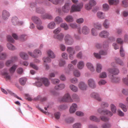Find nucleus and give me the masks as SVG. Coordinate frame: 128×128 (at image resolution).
Masks as SVG:
<instances>
[{"label": "nucleus", "mask_w": 128, "mask_h": 128, "mask_svg": "<svg viewBox=\"0 0 128 128\" xmlns=\"http://www.w3.org/2000/svg\"><path fill=\"white\" fill-rule=\"evenodd\" d=\"M108 41H104L103 43V46L100 44L96 43L95 44V46L98 48H100L103 47L104 51L101 50L99 52L100 54L98 53H94V55L97 58L100 59L101 58L100 55H105L107 54V51L108 47Z\"/></svg>", "instance_id": "1"}, {"label": "nucleus", "mask_w": 128, "mask_h": 128, "mask_svg": "<svg viewBox=\"0 0 128 128\" xmlns=\"http://www.w3.org/2000/svg\"><path fill=\"white\" fill-rule=\"evenodd\" d=\"M40 80L41 82L38 81L36 82V84L37 86L40 87L42 86V82L46 86H48L50 84V82L49 81L48 78H40Z\"/></svg>", "instance_id": "2"}, {"label": "nucleus", "mask_w": 128, "mask_h": 128, "mask_svg": "<svg viewBox=\"0 0 128 128\" xmlns=\"http://www.w3.org/2000/svg\"><path fill=\"white\" fill-rule=\"evenodd\" d=\"M83 5V4L82 2L78 4L77 5L73 4L71 7L70 12H75L80 11L81 9L82 8Z\"/></svg>", "instance_id": "3"}, {"label": "nucleus", "mask_w": 128, "mask_h": 128, "mask_svg": "<svg viewBox=\"0 0 128 128\" xmlns=\"http://www.w3.org/2000/svg\"><path fill=\"white\" fill-rule=\"evenodd\" d=\"M64 39L66 43L67 44L72 45L74 43V40L72 37L69 34L65 36Z\"/></svg>", "instance_id": "4"}, {"label": "nucleus", "mask_w": 128, "mask_h": 128, "mask_svg": "<svg viewBox=\"0 0 128 128\" xmlns=\"http://www.w3.org/2000/svg\"><path fill=\"white\" fill-rule=\"evenodd\" d=\"M34 54L30 52H28V54L32 57L34 58H36L40 56L42 54V52L39 49H35L34 51Z\"/></svg>", "instance_id": "5"}, {"label": "nucleus", "mask_w": 128, "mask_h": 128, "mask_svg": "<svg viewBox=\"0 0 128 128\" xmlns=\"http://www.w3.org/2000/svg\"><path fill=\"white\" fill-rule=\"evenodd\" d=\"M62 101L66 102H72L73 100L68 93L65 94L61 99Z\"/></svg>", "instance_id": "6"}, {"label": "nucleus", "mask_w": 128, "mask_h": 128, "mask_svg": "<svg viewBox=\"0 0 128 128\" xmlns=\"http://www.w3.org/2000/svg\"><path fill=\"white\" fill-rule=\"evenodd\" d=\"M98 111L99 113L101 114H106L109 116L110 117L113 115L112 113L108 110H102L100 108L98 110Z\"/></svg>", "instance_id": "7"}, {"label": "nucleus", "mask_w": 128, "mask_h": 128, "mask_svg": "<svg viewBox=\"0 0 128 128\" xmlns=\"http://www.w3.org/2000/svg\"><path fill=\"white\" fill-rule=\"evenodd\" d=\"M89 86L91 88L94 89L96 87V85L94 80L92 78H90L88 81Z\"/></svg>", "instance_id": "8"}, {"label": "nucleus", "mask_w": 128, "mask_h": 128, "mask_svg": "<svg viewBox=\"0 0 128 128\" xmlns=\"http://www.w3.org/2000/svg\"><path fill=\"white\" fill-rule=\"evenodd\" d=\"M43 3V2L40 0H35L34 2H32L30 4L31 8H34L36 6H40Z\"/></svg>", "instance_id": "9"}, {"label": "nucleus", "mask_w": 128, "mask_h": 128, "mask_svg": "<svg viewBox=\"0 0 128 128\" xmlns=\"http://www.w3.org/2000/svg\"><path fill=\"white\" fill-rule=\"evenodd\" d=\"M78 87L79 88L82 90H85L87 89L88 86L87 84L83 82H80L78 84Z\"/></svg>", "instance_id": "10"}, {"label": "nucleus", "mask_w": 128, "mask_h": 128, "mask_svg": "<svg viewBox=\"0 0 128 128\" xmlns=\"http://www.w3.org/2000/svg\"><path fill=\"white\" fill-rule=\"evenodd\" d=\"M2 19L6 20L8 19L10 16V14L8 11L4 10L2 12Z\"/></svg>", "instance_id": "11"}, {"label": "nucleus", "mask_w": 128, "mask_h": 128, "mask_svg": "<svg viewBox=\"0 0 128 128\" xmlns=\"http://www.w3.org/2000/svg\"><path fill=\"white\" fill-rule=\"evenodd\" d=\"M90 96L92 98H95L99 101H101L102 100L99 94L97 92H93L90 94Z\"/></svg>", "instance_id": "12"}, {"label": "nucleus", "mask_w": 128, "mask_h": 128, "mask_svg": "<svg viewBox=\"0 0 128 128\" xmlns=\"http://www.w3.org/2000/svg\"><path fill=\"white\" fill-rule=\"evenodd\" d=\"M70 9V6L68 3H65L62 8V12L65 13H68Z\"/></svg>", "instance_id": "13"}, {"label": "nucleus", "mask_w": 128, "mask_h": 128, "mask_svg": "<svg viewBox=\"0 0 128 128\" xmlns=\"http://www.w3.org/2000/svg\"><path fill=\"white\" fill-rule=\"evenodd\" d=\"M108 71L110 73L114 75H117L119 73L118 69L116 68H110L108 69Z\"/></svg>", "instance_id": "14"}, {"label": "nucleus", "mask_w": 128, "mask_h": 128, "mask_svg": "<svg viewBox=\"0 0 128 128\" xmlns=\"http://www.w3.org/2000/svg\"><path fill=\"white\" fill-rule=\"evenodd\" d=\"M32 20L35 24H42V22L40 19L36 16H34L32 18Z\"/></svg>", "instance_id": "15"}, {"label": "nucleus", "mask_w": 128, "mask_h": 128, "mask_svg": "<svg viewBox=\"0 0 128 128\" xmlns=\"http://www.w3.org/2000/svg\"><path fill=\"white\" fill-rule=\"evenodd\" d=\"M109 35V33L106 30L102 31L99 34L100 37L104 38H107Z\"/></svg>", "instance_id": "16"}, {"label": "nucleus", "mask_w": 128, "mask_h": 128, "mask_svg": "<svg viewBox=\"0 0 128 128\" xmlns=\"http://www.w3.org/2000/svg\"><path fill=\"white\" fill-rule=\"evenodd\" d=\"M82 33L85 35L88 34L90 32V30L89 28L86 26H84L82 29Z\"/></svg>", "instance_id": "17"}, {"label": "nucleus", "mask_w": 128, "mask_h": 128, "mask_svg": "<svg viewBox=\"0 0 128 128\" xmlns=\"http://www.w3.org/2000/svg\"><path fill=\"white\" fill-rule=\"evenodd\" d=\"M70 26L72 28H77L78 33L81 34V28L80 26H78L77 24L76 23H71L70 24Z\"/></svg>", "instance_id": "18"}, {"label": "nucleus", "mask_w": 128, "mask_h": 128, "mask_svg": "<svg viewBox=\"0 0 128 128\" xmlns=\"http://www.w3.org/2000/svg\"><path fill=\"white\" fill-rule=\"evenodd\" d=\"M77 107V105L75 103H73L70 109V113H74L76 110V108Z\"/></svg>", "instance_id": "19"}, {"label": "nucleus", "mask_w": 128, "mask_h": 128, "mask_svg": "<svg viewBox=\"0 0 128 128\" xmlns=\"http://www.w3.org/2000/svg\"><path fill=\"white\" fill-rule=\"evenodd\" d=\"M47 53L48 56L50 58H54L56 57L55 54L54 52L50 50H48L47 51Z\"/></svg>", "instance_id": "20"}, {"label": "nucleus", "mask_w": 128, "mask_h": 128, "mask_svg": "<svg viewBox=\"0 0 128 128\" xmlns=\"http://www.w3.org/2000/svg\"><path fill=\"white\" fill-rule=\"evenodd\" d=\"M64 37V35L62 33H60L58 34H56L54 35V38H56L59 40H62Z\"/></svg>", "instance_id": "21"}, {"label": "nucleus", "mask_w": 128, "mask_h": 128, "mask_svg": "<svg viewBox=\"0 0 128 128\" xmlns=\"http://www.w3.org/2000/svg\"><path fill=\"white\" fill-rule=\"evenodd\" d=\"M20 57L23 59L25 60H28V54L24 52H21L20 54Z\"/></svg>", "instance_id": "22"}, {"label": "nucleus", "mask_w": 128, "mask_h": 128, "mask_svg": "<svg viewBox=\"0 0 128 128\" xmlns=\"http://www.w3.org/2000/svg\"><path fill=\"white\" fill-rule=\"evenodd\" d=\"M86 66L92 72L94 71L95 69L93 65L91 63L88 62L86 63Z\"/></svg>", "instance_id": "23"}, {"label": "nucleus", "mask_w": 128, "mask_h": 128, "mask_svg": "<svg viewBox=\"0 0 128 128\" xmlns=\"http://www.w3.org/2000/svg\"><path fill=\"white\" fill-rule=\"evenodd\" d=\"M56 26L55 22L53 21H52L48 24L47 27L50 29H54L55 28Z\"/></svg>", "instance_id": "24"}, {"label": "nucleus", "mask_w": 128, "mask_h": 128, "mask_svg": "<svg viewBox=\"0 0 128 128\" xmlns=\"http://www.w3.org/2000/svg\"><path fill=\"white\" fill-rule=\"evenodd\" d=\"M41 17L42 18L44 19H48L51 20L53 18L52 16V15L48 14H46L44 15H42Z\"/></svg>", "instance_id": "25"}, {"label": "nucleus", "mask_w": 128, "mask_h": 128, "mask_svg": "<svg viewBox=\"0 0 128 128\" xmlns=\"http://www.w3.org/2000/svg\"><path fill=\"white\" fill-rule=\"evenodd\" d=\"M36 12L39 14H43L45 12V11L44 9L40 8H36Z\"/></svg>", "instance_id": "26"}, {"label": "nucleus", "mask_w": 128, "mask_h": 128, "mask_svg": "<svg viewBox=\"0 0 128 128\" xmlns=\"http://www.w3.org/2000/svg\"><path fill=\"white\" fill-rule=\"evenodd\" d=\"M65 87V85L64 84H60L56 85L55 87V89L57 90H61L64 88Z\"/></svg>", "instance_id": "27"}, {"label": "nucleus", "mask_w": 128, "mask_h": 128, "mask_svg": "<svg viewBox=\"0 0 128 128\" xmlns=\"http://www.w3.org/2000/svg\"><path fill=\"white\" fill-rule=\"evenodd\" d=\"M98 17L101 19H103L105 18V14L101 12H98L97 14Z\"/></svg>", "instance_id": "28"}, {"label": "nucleus", "mask_w": 128, "mask_h": 128, "mask_svg": "<svg viewBox=\"0 0 128 128\" xmlns=\"http://www.w3.org/2000/svg\"><path fill=\"white\" fill-rule=\"evenodd\" d=\"M94 26L98 30H101L102 28V25L101 24L98 22H96L93 23Z\"/></svg>", "instance_id": "29"}, {"label": "nucleus", "mask_w": 128, "mask_h": 128, "mask_svg": "<svg viewBox=\"0 0 128 128\" xmlns=\"http://www.w3.org/2000/svg\"><path fill=\"white\" fill-rule=\"evenodd\" d=\"M47 98L45 97L42 98L39 95L37 97L34 98V100H40L42 102H43L46 100Z\"/></svg>", "instance_id": "30"}, {"label": "nucleus", "mask_w": 128, "mask_h": 128, "mask_svg": "<svg viewBox=\"0 0 128 128\" xmlns=\"http://www.w3.org/2000/svg\"><path fill=\"white\" fill-rule=\"evenodd\" d=\"M18 21V18L16 16H14L12 18V24L14 25H17Z\"/></svg>", "instance_id": "31"}, {"label": "nucleus", "mask_w": 128, "mask_h": 128, "mask_svg": "<svg viewBox=\"0 0 128 128\" xmlns=\"http://www.w3.org/2000/svg\"><path fill=\"white\" fill-rule=\"evenodd\" d=\"M84 66V63L82 61H80L78 62L77 64L78 67L79 69H81L83 68Z\"/></svg>", "instance_id": "32"}, {"label": "nucleus", "mask_w": 128, "mask_h": 128, "mask_svg": "<svg viewBox=\"0 0 128 128\" xmlns=\"http://www.w3.org/2000/svg\"><path fill=\"white\" fill-rule=\"evenodd\" d=\"M67 50L70 54H75L76 53V52L73 47H68L67 48Z\"/></svg>", "instance_id": "33"}, {"label": "nucleus", "mask_w": 128, "mask_h": 128, "mask_svg": "<svg viewBox=\"0 0 128 128\" xmlns=\"http://www.w3.org/2000/svg\"><path fill=\"white\" fill-rule=\"evenodd\" d=\"M27 80V79L26 78L22 77L20 79L19 82L21 85H24L26 84Z\"/></svg>", "instance_id": "34"}, {"label": "nucleus", "mask_w": 128, "mask_h": 128, "mask_svg": "<svg viewBox=\"0 0 128 128\" xmlns=\"http://www.w3.org/2000/svg\"><path fill=\"white\" fill-rule=\"evenodd\" d=\"M68 70L66 71V73L69 74L70 73V71L72 70L74 68V66L71 64H68Z\"/></svg>", "instance_id": "35"}, {"label": "nucleus", "mask_w": 128, "mask_h": 128, "mask_svg": "<svg viewBox=\"0 0 128 128\" xmlns=\"http://www.w3.org/2000/svg\"><path fill=\"white\" fill-rule=\"evenodd\" d=\"M54 21L56 24H59L63 22V20L61 17L57 16L55 18Z\"/></svg>", "instance_id": "36"}, {"label": "nucleus", "mask_w": 128, "mask_h": 128, "mask_svg": "<svg viewBox=\"0 0 128 128\" xmlns=\"http://www.w3.org/2000/svg\"><path fill=\"white\" fill-rule=\"evenodd\" d=\"M112 81L114 82H117L120 81V79L119 77H114L113 75H112L111 77Z\"/></svg>", "instance_id": "37"}, {"label": "nucleus", "mask_w": 128, "mask_h": 128, "mask_svg": "<svg viewBox=\"0 0 128 128\" xmlns=\"http://www.w3.org/2000/svg\"><path fill=\"white\" fill-rule=\"evenodd\" d=\"M65 20L66 22H72L74 20L73 17L72 16L70 15L67 16L65 18Z\"/></svg>", "instance_id": "38"}, {"label": "nucleus", "mask_w": 128, "mask_h": 128, "mask_svg": "<svg viewBox=\"0 0 128 128\" xmlns=\"http://www.w3.org/2000/svg\"><path fill=\"white\" fill-rule=\"evenodd\" d=\"M18 66L15 64L9 70L10 72L12 74L14 72Z\"/></svg>", "instance_id": "39"}, {"label": "nucleus", "mask_w": 128, "mask_h": 128, "mask_svg": "<svg viewBox=\"0 0 128 128\" xmlns=\"http://www.w3.org/2000/svg\"><path fill=\"white\" fill-rule=\"evenodd\" d=\"M7 91L8 93L10 94H11L12 96H14L15 97L17 98V99L22 100V99L21 98H20L16 94H15L13 93L12 92H11L10 90L7 89Z\"/></svg>", "instance_id": "40"}, {"label": "nucleus", "mask_w": 128, "mask_h": 128, "mask_svg": "<svg viewBox=\"0 0 128 128\" xmlns=\"http://www.w3.org/2000/svg\"><path fill=\"white\" fill-rule=\"evenodd\" d=\"M70 89L74 92H77L78 90V88L73 84L70 85Z\"/></svg>", "instance_id": "41"}, {"label": "nucleus", "mask_w": 128, "mask_h": 128, "mask_svg": "<svg viewBox=\"0 0 128 128\" xmlns=\"http://www.w3.org/2000/svg\"><path fill=\"white\" fill-rule=\"evenodd\" d=\"M102 66L101 64L99 63L96 64V71L98 72H100L102 70Z\"/></svg>", "instance_id": "42"}, {"label": "nucleus", "mask_w": 128, "mask_h": 128, "mask_svg": "<svg viewBox=\"0 0 128 128\" xmlns=\"http://www.w3.org/2000/svg\"><path fill=\"white\" fill-rule=\"evenodd\" d=\"M90 119L91 120H92L96 122H98L100 121V119L97 118L96 116H90Z\"/></svg>", "instance_id": "43"}, {"label": "nucleus", "mask_w": 128, "mask_h": 128, "mask_svg": "<svg viewBox=\"0 0 128 128\" xmlns=\"http://www.w3.org/2000/svg\"><path fill=\"white\" fill-rule=\"evenodd\" d=\"M108 2L110 5L116 4L119 2V0H108Z\"/></svg>", "instance_id": "44"}, {"label": "nucleus", "mask_w": 128, "mask_h": 128, "mask_svg": "<svg viewBox=\"0 0 128 128\" xmlns=\"http://www.w3.org/2000/svg\"><path fill=\"white\" fill-rule=\"evenodd\" d=\"M110 25V23L109 20L107 19H105L103 23V25L106 28H109Z\"/></svg>", "instance_id": "45"}, {"label": "nucleus", "mask_w": 128, "mask_h": 128, "mask_svg": "<svg viewBox=\"0 0 128 128\" xmlns=\"http://www.w3.org/2000/svg\"><path fill=\"white\" fill-rule=\"evenodd\" d=\"M7 57V54L5 53L2 52L0 53V60H4Z\"/></svg>", "instance_id": "46"}, {"label": "nucleus", "mask_w": 128, "mask_h": 128, "mask_svg": "<svg viewBox=\"0 0 128 128\" xmlns=\"http://www.w3.org/2000/svg\"><path fill=\"white\" fill-rule=\"evenodd\" d=\"M7 46L8 48L10 50H14L16 49L15 47L10 43H8Z\"/></svg>", "instance_id": "47"}, {"label": "nucleus", "mask_w": 128, "mask_h": 128, "mask_svg": "<svg viewBox=\"0 0 128 128\" xmlns=\"http://www.w3.org/2000/svg\"><path fill=\"white\" fill-rule=\"evenodd\" d=\"M111 110L112 112L115 114L116 112V109L115 106L113 104H112L110 105Z\"/></svg>", "instance_id": "48"}, {"label": "nucleus", "mask_w": 128, "mask_h": 128, "mask_svg": "<svg viewBox=\"0 0 128 128\" xmlns=\"http://www.w3.org/2000/svg\"><path fill=\"white\" fill-rule=\"evenodd\" d=\"M60 26L61 27L63 28L64 30H68V26L67 24L65 23H62L60 25Z\"/></svg>", "instance_id": "49"}, {"label": "nucleus", "mask_w": 128, "mask_h": 128, "mask_svg": "<svg viewBox=\"0 0 128 128\" xmlns=\"http://www.w3.org/2000/svg\"><path fill=\"white\" fill-rule=\"evenodd\" d=\"M2 74L5 76V78L6 79L10 80L11 78L10 76L9 75L8 73L6 72H2Z\"/></svg>", "instance_id": "50"}, {"label": "nucleus", "mask_w": 128, "mask_h": 128, "mask_svg": "<svg viewBox=\"0 0 128 128\" xmlns=\"http://www.w3.org/2000/svg\"><path fill=\"white\" fill-rule=\"evenodd\" d=\"M66 64V62L64 60L62 59H60L59 61V64L60 66H63Z\"/></svg>", "instance_id": "51"}, {"label": "nucleus", "mask_w": 128, "mask_h": 128, "mask_svg": "<svg viewBox=\"0 0 128 128\" xmlns=\"http://www.w3.org/2000/svg\"><path fill=\"white\" fill-rule=\"evenodd\" d=\"M81 127L82 124L80 122L76 123L73 125V128H81Z\"/></svg>", "instance_id": "52"}, {"label": "nucleus", "mask_w": 128, "mask_h": 128, "mask_svg": "<svg viewBox=\"0 0 128 128\" xmlns=\"http://www.w3.org/2000/svg\"><path fill=\"white\" fill-rule=\"evenodd\" d=\"M91 33L92 36H96L98 34V32L94 28H92L91 30Z\"/></svg>", "instance_id": "53"}, {"label": "nucleus", "mask_w": 128, "mask_h": 128, "mask_svg": "<svg viewBox=\"0 0 128 128\" xmlns=\"http://www.w3.org/2000/svg\"><path fill=\"white\" fill-rule=\"evenodd\" d=\"M73 74L75 76L77 77L80 76V74L79 71L77 70H76L74 71Z\"/></svg>", "instance_id": "54"}, {"label": "nucleus", "mask_w": 128, "mask_h": 128, "mask_svg": "<svg viewBox=\"0 0 128 128\" xmlns=\"http://www.w3.org/2000/svg\"><path fill=\"white\" fill-rule=\"evenodd\" d=\"M119 106L120 107L124 112H126L127 111V109L126 108V106L125 105L122 103L119 104Z\"/></svg>", "instance_id": "55"}, {"label": "nucleus", "mask_w": 128, "mask_h": 128, "mask_svg": "<svg viewBox=\"0 0 128 128\" xmlns=\"http://www.w3.org/2000/svg\"><path fill=\"white\" fill-rule=\"evenodd\" d=\"M44 62H50L51 61V59L49 57H45L43 58Z\"/></svg>", "instance_id": "56"}, {"label": "nucleus", "mask_w": 128, "mask_h": 128, "mask_svg": "<svg viewBox=\"0 0 128 128\" xmlns=\"http://www.w3.org/2000/svg\"><path fill=\"white\" fill-rule=\"evenodd\" d=\"M102 6L103 10L105 11L108 10L110 8L109 6L107 4H103Z\"/></svg>", "instance_id": "57"}, {"label": "nucleus", "mask_w": 128, "mask_h": 128, "mask_svg": "<svg viewBox=\"0 0 128 128\" xmlns=\"http://www.w3.org/2000/svg\"><path fill=\"white\" fill-rule=\"evenodd\" d=\"M72 99L76 101H78L79 100V97L78 95L76 94H74L72 96Z\"/></svg>", "instance_id": "58"}, {"label": "nucleus", "mask_w": 128, "mask_h": 128, "mask_svg": "<svg viewBox=\"0 0 128 128\" xmlns=\"http://www.w3.org/2000/svg\"><path fill=\"white\" fill-rule=\"evenodd\" d=\"M117 63L119 64L120 65H123L124 63L123 61L118 58H116L115 59Z\"/></svg>", "instance_id": "59"}, {"label": "nucleus", "mask_w": 128, "mask_h": 128, "mask_svg": "<svg viewBox=\"0 0 128 128\" xmlns=\"http://www.w3.org/2000/svg\"><path fill=\"white\" fill-rule=\"evenodd\" d=\"M7 38L8 41L12 43H14V40L11 36H7Z\"/></svg>", "instance_id": "60"}, {"label": "nucleus", "mask_w": 128, "mask_h": 128, "mask_svg": "<svg viewBox=\"0 0 128 128\" xmlns=\"http://www.w3.org/2000/svg\"><path fill=\"white\" fill-rule=\"evenodd\" d=\"M106 83V82L105 80L102 79L100 80L98 82V84L100 86L104 85Z\"/></svg>", "instance_id": "61"}, {"label": "nucleus", "mask_w": 128, "mask_h": 128, "mask_svg": "<svg viewBox=\"0 0 128 128\" xmlns=\"http://www.w3.org/2000/svg\"><path fill=\"white\" fill-rule=\"evenodd\" d=\"M67 108V106L65 105H60L58 107V108L60 110H65Z\"/></svg>", "instance_id": "62"}, {"label": "nucleus", "mask_w": 128, "mask_h": 128, "mask_svg": "<svg viewBox=\"0 0 128 128\" xmlns=\"http://www.w3.org/2000/svg\"><path fill=\"white\" fill-rule=\"evenodd\" d=\"M74 120V118H69L66 119V122L68 123H70L73 122Z\"/></svg>", "instance_id": "63"}, {"label": "nucleus", "mask_w": 128, "mask_h": 128, "mask_svg": "<svg viewBox=\"0 0 128 128\" xmlns=\"http://www.w3.org/2000/svg\"><path fill=\"white\" fill-rule=\"evenodd\" d=\"M30 66L34 69L36 70H38V66L32 62H31L30 63Z\"/></svg>", "instance_id": "64"}]
</instances>
